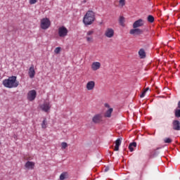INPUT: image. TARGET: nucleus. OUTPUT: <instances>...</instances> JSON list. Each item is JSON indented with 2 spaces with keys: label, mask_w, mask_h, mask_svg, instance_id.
<instances>
[{
  "label": "nucleus",
  "mask_w": 180,
  "mask_h": 180,
  "mask_svg": "<svg viewBox=\"0 0 180 180\" xmlns=\"http://www.w3.org/2000/svg\"><path fill=\"white\" fill-rule=\"evenodd\" d=\"M120 144H122V139L118 138L115 141V147L114 148V151H119V147H120Z\"/></svg>",
  "instance_id": "2eb2a0df"
},
{
  "label": "nucleus",
  "mask_w": 180,
  "mask_h": 180,
  "mask_svg": "<svg viewBox=\"0 0 180 180\" xmlns=\"http://www.w3.org/2000/svg\"><path fill=\"white\" fill-rule=\"evenodd\" d=\"M102 120V115L101 114H97L96 115H94L92 118V122L93 123H101Z\"/></svg>",
  "instance_id": "1a4fd4ad"
},
{
  "label": "nucleus",
  "mask_w": 180,
  "mask_h": 180,
  "mask_svg": "<svg viewBox=\"0 0 180 180\" xmlns=\"http://www.w3.org/2000/svg\"><path fill=\"white\" fill-rule=\"evenodd\" d=\"M163 141L167 144H170V143H172V139L171 138H165Z\"/></svg>",
  "instance_id": "b1692460"
},
{
  "label": "nucleus",
  "mask_w": 180,
  "mask_h": 180,
  "mask_svg": "<svg viewBox=\"0 0 180 180\" xmlns=\"http://www.w3.org/2000/svg\"><path fill=\"white\" fill-rule=\"evenodd\" d=\"M147 20L149 22V23H153L155 20L154 16L149 15L147 18Z\"/></svg>",
  "instance_id": "412c9836"
},
{
  "label": "nucleus",
  "mask_w": 180,
  "mask_h": 180,
  "mask_svg": "<svg viewBox=\"0 0 180 180\" xmlns=\"http://www.w3.org/2000/svg\"><path fill=\"white\" fill-rule=\"evenodd\" d=\"M67 147H68V143H67L66 142H62L61 143L62 150H65V148H67Z\"/></svg>",
  "instance_id": "393cba45"
},
{
  "label": "nucleus",
  "mask_w": 180,
  "mask_h": 180,
  "mask_svg": "<svg viewBox=\"0 0 180 180\" xmlns=\"http://www.w3.org/2000/svg\"><path fill=\"white\" fill-rule=\"evenodd\" d=\"M149 89H150V88H149V87H147V88L144 90V91H146V93H147V91H148Z\"/></svg>",
  "instance_id": "c9c22d12"
},
{
  "label": "nucleus",
  "mask_w": 180,
  "mask_h": 180,
  "mask_svg": "<svg viewBox=\"0 0 180 180\" xmlns=\"http://www.w3.org/2000/svg\"><path fill=\"white\" fill-rule=\"evenodd\" d=\"M120 4L121 5H124V0H120Z\"/></svg>",
  "instance_id": "473e14b6"
},
{
  "label": "nucleus",
  "mask_w": 180,
  "mask_h": 180,
  "mask_svg": "<svg viewBox=\"0 0 180 180\" xmlns=\"http://www.w3.org/2000/svg\"><path fill=\"white\" fill-rule=\"evenodd\" d=\"M133 147H137V143L132 142V143H129V151H131V153H133V151H134V149L133 148Z\"/></svg>",
  "instance_id": "f3484780"
},
{
  "label": "nucleus",
  "mask_w": 180,
  "mask_h": 180,
  "mask_svg": "<svg viewBox=\"0 0 180 180\" xmlns=\"http://www.w3.org/2000/svg\"><path fill=\"white\" fill-rule=\"evenodd\" d=\"M178 108L180 109V101L178 102Z\"/></svg>",
  "instance_id": "e433bc0d"
},
{
  "label": "nucleus",
  "mask_w": 180,
  "mask_h": 180,
  "mask_svg": "<svg viewBox=\"0 0 180 180\" xmlns=\"http://www.w3.org/2000/svg\"><path fill=\"white\" fill-rule=\"evenodd\" d=\"M112 112H113V108H109L105 113V117H110L112 116Z\"/></svg>",
  "instance_id": "6ab92c4d"
},
{
  "label": "nucleus",
  "mask_w": 180,
  "mask_h": 180,
  "mask_svg": "<svg viewBox=\"0 0 180 180\" xmlns=\"http://www.w3.org/2000/svg\"><path fill=\"white\" fill-rule=\"evenodd\" d=\"M25 168L27 169H33L34 168V162L27 161L25 165Z\"/></svg>",
  "instance_id": "dca6fc26"
},
{
  "label": "nucleus",
  "mask_w": 180,
  "mask_h": 180,
  "mask_svg": "<svg viewBox=\"0 0 180 180\" xmlns=\"http://www.w3.org/2000/svg\"><path fill=\"white\" fill-rule=\"evenodd\" d=\"M115 34V31L112 28H108L105 32V36L109 39L112 38Z\"/></svg>",
  "instance_id": "9d476101"
},
{
  "label": "nucleus",
  "mask_w": 180,
  "mask_h": 180,
  "mask_svg": "<svg viewBox=\"0 0 180 180\" xmlns=\"http://www.w3.org/2000/svg\"><path fill=\"white\" fill-rule=\"evenodd\" d=\"M36 96H37V92L36 90H30L27 93V99H28L30 102H33V101L36 99Z\"/></svg>",
  "instance_id": "20e7f679"
},
{
  "label": "nucleus",
  "mask_w": 180,
  "mask_h": 180,
  "mask_svg": "<svg viewBox=\"0 0 180 180\" xmlns=\"http://www.w3.org/2000/svg\"><path fill=\"white\" fill-rule=\"evenodd\" d=\"M3 85L5 88H18L19 82L17 80L16 76H11L3 80Z\"/></svg>",
  "instance_id": "f257e3e1"
},
{
  "label": "nucleus",
  "mask_w": 180,
  "mask_h": 180,
  "mask_svg": "<svg viewBox=\"0 0 180 180\" xmlns=\"http://www.w3.org/2000/svg\"><path fill=\"white\" fill-rule=\"evenodd\" d=\"M55 53L56 54H58V53H60V51H61V48L60 47H57L55 49Z\"/></svg>",
  "instance_id": "cd10ccee"
},
{
  "label": "nucleus",
  "mask_w": 180,
  "mask_h": 180,
  "mask_svg": "<svg viewBox=\"0 0 180 180\" xmlns=\"http://www.w3.org/2000/svg\"><path fill=\"white\" fill-rule=\"evenodd\" d=\"M108 171H109V167H105L104 172H108Z\"/></svg>",
  "instance_id": "72a5a7b5"
},
{
  "label": "nucleus",
  "mask_w": 180,
  "mask_h": 180,
  "mask_svg": "<svg viewBox=\"0 0 180 180\" xmlns=\"http://www.w3.org/2000/svg\"><path fill=\"white\" fill-rule=\"evenodd\" d=\"M172 129L173 130H176L179 131L180 130V122L178 120H174L172 122Z\"/></svg>",
  "instance_id": "6e6552de"
},
{
  "label": "nucleus",
  "mask_w": 180,
  "mask_h": 180,
  "mask_svg": "<svg viewBox=\"0 0 180 180\" xmlns=\"http://www.w3.org/2000/svg\"><path fill=\"white\" fill-rule=\"evenodd\" d=\"M139 54L140 58H146V51H144V49H141L139 51Z\"/></svg>",
  "instance_id": "a211bd4d"
},
{
  "label": "nucleus",
  "mask_w": 180,
  "mask_h": 180,
  "mask_svg": "<svg viewBox=\"0 0 180 180\" xmlns=\"http://www.w3.org/2000/svg\"><path fill=\"white\" fill-rule=\"evenodd\" d=\"M91 34H94V31H89L87 32V36H91Z\"/></svg>",
  "instance_id": "7c9ffc66"
},
{
  "label": "nucleus",
  "mask_w": 180,
  "mask_h": 180,
  "mask_svg": "<svg viewBox=\"0 0 180 180\" xmlns=\"http://www.w3.org/2000/svg\"><path fill=\"white\" fill-rule=\"evenodd\" d=\"M119 22H120V24L121 25V26H123V25H124V17L120 16Z\"/></svg>",
  "instance_id": "a878e982"
},
{
  "label": "nucleus",
  "mask_w": 180,
  "mask_h": 180,
  "mask_svg": "<svg viewBox=\"0 0 180 180\" xmlns=\"http://www.w3.org/2000/svg\"><path fill=\"white\" fill-rule=\"evenodd\" d=\"M68 176V172H63V173L60 175V180H64V179H65Z\"/></svg>",
  "instance_id": "aec40b11"
},
{
  "label": "nucleus",
  "mask_w": 180,
  "mask_h": 180,
  "mask_svg": "<svg viewBox=\"0 0 180 180\" xmlns=\"http://www.w3.org/2000/svg\"><path fill=\"white\" fill-rule=\"evenodd\" d=\"M130 34H133L134 36H140V34H143V31L139 28H134L130 30Z\"/></svg>",
  "instance_id": "423d86ee"
},
{
  "label": "nucleus",
  "mask_w": 180,
  "mask_h": 180,
  "mask_svg": "<svg viewBox=\"0 0 180 180\" xmlns=\"http://www.w3.org/2000/svg\"><path fill=\"white\" fill-rule=\"evenodd\" d=\"M91 68L94 71H96L101 68V63L99 62H94L91 65Z\"/></svg>",
  "instance_id": "4468645a"
},
{
  "label": "nucleus",
  "mask_w": 180,
  "mask_h": 180,
  "mask_svg": "<svg viewBox=\"0 0 180 180\" xmlns=\"http://www.w3.org/2000/svg\"><path fill=\"white\" fill-rule=\"evenodd\" d=\"M104 106H105V108H110V105H109V104H108V103H105V104H104Z\"/></svg>",
  "instance_id": "f704fd0d"
},
{
  "label": "nucleus",
  "mask_w": 180,
  "mask_h": 180,
  "mask_svg": "<svg viewBox=\"0 0 180 180\" xmlns=\"http://www.w3.org/2000/svg\"><path fill=\"white\" fill-rule=\"evenodd\" d=\"M86 41H92V37H86Z\"/></svg>",
  "instance_id": "2f4dec72"
},
{
  "label": "nucleus",
  "mask_w": 180,
  "mask_h": 180,
  "mask_svg": "<svg viewBox=\"0 0 180 180\" xmlns=\"http://www.w3.org/2000/svg\"><path fill=\"white\" fill-rule=\"evenodd\" d=\"M144 25V20L140 18L138 20H136L133 24L134 29H137V27H141V26Z\"/></svg>",
  "instance_id": "0eeeda50"
},
{
  "label": "nucleus",
  "mask_w": 180,
  "mask_h": 180,
  "mask_svg": "<svg viewBox=\"0 0 180 180\" xmlns=\"http://www.w3.org/2000/svg\"><path fill=\"white\" fill-rule=\"evenodd\" d=\"M50 25H51V22L49 18H45L41 20V29H43V30H47L50 27Z\"/></svg>",
  "instance_id": "7ed1b4c3"
},
{
  "label": "nucleus",
  "mask_w": 180,
  "mask_h": 180,
  "mask_svg": "<svg viewBox=\"0 0 180 180\" xmlns=\"http://www.w3.org/2000/svg\"><path fill=\"white\" fill-rule=\"evenodd\" d=\"M146 91H142L141 94L140 95V98H144L146 96Z\"/></svg>",
  "instance_id": "c756f323"
},
{
  "label": "nucleus",
  "mask_w": 180,
  "mask_h": 180,
  "mask_svg": "<svg viewBox=\"0 0 180 180\" xmlns=\"http://www.w3.org/2000/svg\"><path fill=\"white\" fill-rule=\"evenodd\" d=\"M68 34V30L67 27L62 26L58 29V36L59 37H65Z\"/></svg>",
  "instance_id": "39448f33"
},
{
  "label": "nucleus",
  "mask_w": 180,
  "mask_h": 180,
  "mask_svg": "<svg viewBox=\"0 0 180 180\" xmlns=\"http://www.w3.org/2000/svg\"><path fill=\"white\" fill-rule=\"evenodd\" d=\"M35 74H36V71H34V66L32 65L29 69L28 75L30 78H34Z\"/></svg>",
  "instance_id": "9b49d317"
},
{
  "label": "nucleus",
  "mask_w": 180,
  "mask_h": 180,
  "mask_svg": "<svg viewBox=\"0 0 180 180\" xmlns=\"http://www.w3.org/2000/svg\"><path fill=\"white\" fill-rule=\"evenodd\" d=\"M174 116L175 117H180V108H176L174 110Z\"/></svg>",
  "instance_id": "4be33fe9"
},
{
  "label": "nucleus",
  "mask_w": 180,
  "mask_h": 180,
  "mask_svg": "<svg viewBox=\"0 0 180 180\" xmlns=\"http://www.w3.org/2000/svg\"><path fill=\"white\" fill-rule=\"evenodd\" d=\"M158 154H160V151L158 150H155L152 155L153 157H157L158 156Z\"/></svg>",
  "instance_id": "bb28decb"
},
{
  "label": "nucleus",
  "mask_w": 180,
  "mask_h": 180,
  "mask_svg": "<svg viewBox=\"0 0 180 180\" xmlns=\"http://www.w3.org/2000/svg\"><path fill=\"white\" fill-rule=\"evenodd\" d=\"M94 88H95V82L94 81L88 82L86 84V89L88 91H92Z\"/></svg>",
  "instance_id": "f8f14e48"
},
{
  "label": "nucleus",
  "mask_w": 180,
  "mask_h": 180,
  "mask_svg": "<svg viewBox=\"0 0 180 180\" xmlns=\"http://www.w3.org/2000/svg\"><path fill=\"white\" fill-rule=\"evenodd\" d=\"M50 103H45L41 105V109L44 112H49L50 110Z\"/></svg>",
  "instance_id": "ddd939ff"
},
{
  "label": "nucleus",
  "mask_w": 180,
  "mask_h": 180,
  "mask_svg": "<svg viewBox=\"0 0 180 180\" xmlns=\"http://www.w3.org/2000/svg\"><path fill=\"white\" fill-rule=\"evenodd\" d=\"M41 127L43 129H46L47 128V121L46 118H44L42 123H41Z\"/></svg>",
  "instance_id": "5701e85b"
},
{
  "label": "nucleus",
  "mask_w": 180,
  "mask_h": 180,
  "mask_svg": "<svg viewBox=\"0 0 180 180\" xmlns=\"http://www.w3.org/2000/svg\"><path fill=\"white\" fill-rule=\"evenodd\" d=\"M37 2V0H30V5H34Z\"/></svg>",
  "instance_id": "c85d7f7f"
},
{
  "label": "nucleus",
  "mask_w": 180,
  "mask_h": 180,
  "mask_svg": "<svg viewBox=\"0 0 180 180\" xmlns=\"http://www.w3.org/2000/svg\"><path fill=\"white\" fill-rule=\"evenodd\" d=\"M95 22V13L92 11H89L83 18V23L85 26H89Z\"/></svg>",
  "instance_id": "f03ea898"
}]
</instances>
